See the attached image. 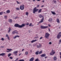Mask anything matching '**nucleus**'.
<instances>
[{
    "label": "nucleus",
    "mask_w": 61,
    "mask_h": 61,
    "mask_svg": "<svg viewBox=\"0 0 61 61\" xmlns=\"http://www.w3.org/2000/svg\"><path fill=\"white\" fill-rule=\"evenodd\" d=\"M15 27H18L19 28H22L23 27L25 26V24H22L21 25H20L17 24H16L15 25Z\"/></svg>",
    "instance_id": "1"
},
{
    "label": "nucleus",
    "mask_w": 61,
    "mask_h": 61,
    "mask_svg": "<svg viewBox=\"0 0 61 61\" xmlns=\"http://www.w3.org/2000/svg\"><path fill=\"white\" fill-rule=\"evenodd\" d=\"M39 16L40 18L42 17V18L41 20V21L39 22V24H40V23H41L42 22H43V21L44 20V18L43 15L41 14L39 15Z\"/></svg>",
    "instance_id": "2"
},
{
    "label": "nucleus",
    "mask_w": 61,
    "mask_h": 61,
    "mask_svg": "<svg viewBox=\"0 0 61 61\" xmlns=\"http://www.w3.org/2000/svg\"><path fill=\"white\" fill-rule=\"evenodd\" d=\"M36 8H37L36 7H35L33 9V13L34 14H35V13H36V12H37V11H38V9H36Z\"/></svg>",
    "instance_id": "3"
},
{
    "label": "nucleus",
    "mask_w": 61,
    "mask_h": 61,
    "mask_svg": "<svg viewBox=\"0 0 61 61\" xmlns=\"http://www.w3.org/2000/svg\"><path fill=\"white\" fill-rule=\"evenodd\" d=\"M49 36H50V34L49 33H46L45 35V37L47 38V39H48Z\"/></svg>",
    "instance_id": "4"
},
{
    "label": "nucleus",
    "mask_w": 61,
    "mask_h": 61,
    "mask_svg": "<svg viewBox=\"0 0 61 61\" xmlns=\"http://www.w3.org/2000/svg\"><path fill=\"white\" fill-rule=\"evenodd\" d=\"M55 51H54L52 50V51L50 53V54L51 56H53L54 55V54H55Z\"/></svg>",
    "instance_id": "5"
},
{
    "label": "nucleus",
    "mask_w": 61,
    "mask_h": 61,
    "mask_svg": "<svg viewBox=\"0 0 61 61\" xmlns=\"http://www.w3.org/2000/svg\"><path fill=\"white\" fill-rule=\"evenodd\" d=\"M48 28V26H44L41 25V29H46Z\"/></svg>",
    "instance_id": "6"
},
{
    "label": "nucleus",
    "mask_w": 61,
    "mask_h": 61,
    "mask_svg": "<svg viewBox=\"0 0 61 61\" xmlns=\"http://www.w3.org/2000/svg\"><path fill=\"white\" fill-rule=\"evenodd\" d=\"M61 33V32H60L59 33V34H58L57 36V38L58 39H59L61 37V35L60 34Z\"/></svg>",
    "instance_id": "7"
},
{
    "label": "nucleus",
    "mask_w": 61,
    "mask_h": 61,
    "mask_svg": "<svg viewBox=\"0 0 61 61\" xmlns=\"http://www.w3.org/2000/svg\"><path fill=\"white\" fill-rule=\"evenodd\" d=\"M20 9L22 10H24V5H21L20 7Z\"/></svg>",
    "instance_id": "8"
},
{
    "label": "nucleus",
    "mask_w": 61,
    "mask_h": 61,
    "mask_svg": "<svg viewBox=\"0 0 61 61\" xmlns=\"http://www.w3.org/2000/svg\"><path fill=\"white\" fill-rule=\"evenodd\" d=\"M15 33H16V34H18V32H17L16 30L13 31L12 32V34H15Z\"/></svg>",
    "instance_id": "9"
},
{
    "label": "nucleus",
    "mask_w": 61,
    "mask_h": 61,
    "mask_svg": "<svg viewBox=\"0 0 61 61\" xmlns=\"http://www.w3.org/2000/svg\"><path fill=\"white\" fill-rule=\"evenodd\" d=\"M5 55V53H2L0 54V56H4Z\"/></svg>",
    "instance_id": "10"
},
{
    "label": "nucleus",
    "mask_w": 61,
    "mask_h": 61,
    "mask_svg": "<svg viewBox=\"0 0 61 61\" xmlns=\"http://www.w3.org/2000/svg\"><path fill=\"white\" fill-rule=\"evenodd\" d=\"M46 56V54L44 53V54H42V55H41L40 56L41 57H45Z\"/></svg>",
    "instance_id": "11"
},
{
    "label": "nucleus",
    "mask_w": 61,
    "mask_h": 61,
    "mask_svg": "<svg viewBox=\"0 0 61 61\" xmlns=\"http://www.w3.org/2000/svg\"><path fill=\"white\" fill-rule=\"evenodd\" d=\"M18 53V51H14L13 52L14 54H15V55H17V53Z\"/></svg>",
    "instance_id": "12"
},
{
    "label": "nucleus",
    "mask_w": 61,
    "mask_h": 61,
    "mask_svg": "<svg viewBox=\"0 0 61 61\" xmlns=\"http://www.w3.org/2000/svg\"><path fill=\"white\" fill-rule=\"evenodd\" d=\"M17 37H19V36H15V37H13V39H15Z\"/></svg>",
    "instance_id": "13"
},
{
    "label": "nucleus",
    "mask_w": 61,
    "mask_h": 61,
    "mask_svg": "<svg viewBox=\"0 0 61 61\" xmlns=\"http://www.w3.org/2000/svg\"><path fill=\"white\" fill-rule=\"evenodd\" d=\"M36 41H37V40H36V39L35 40H33L31 41V43H34V42H36Z\"/></svg>",
    "instance_id": "14"
},
{
    "label": "nucleus",
    "mask_w": 61,
    "mask_h": 61,
    "mask_svg": "<svg viewBox=\"0 0 61 61\" xmlns=\"http://www.w3.org/2000/svg\"><path fill=\"white\" fill-rule=\"evenodd\" d=\"M34 60V58L33 57H32L30 60V61H33Z\"/></svg>",
    "instance_id": "15"
},
{
    "label": "nucleus",
    "mask_w": 61,
    "mask_h": 61,
    "mask_svg": "<svg viewBox=\"0 0 61 61\" xmlns=\"http://www.w3.org/2000/svg\"><path fill=\"white\" fill-rule=\"evenodd\" d=\"M49 21L50 22H52V20H52V18H50L49 20Z\"/></svg>",
    "instance_id": "16"
},
{
    "label": "nucleus",
    "mask_w": 61,
    "mask_h": 61,
    "mask_svg": "<svg viewBox=\"0 0 61 61\" xmlns=\"http://www.w3.org/2000/svg\"><path fill=\"white\" fill-rule=\"evenodd\" d=\"M56 21L58 23H60V21H59V20L58 19H56Z\"/></svg>",
    "instance_id": "17"
},
{
    "label": "nucleus",
    "mask_w": 61,
    "mask_h": 61,
    "mask_svg": "<svg viewBox=\"0 0 61 61\" xmlns=\"http://www.w3.org/2000/svg\"><path fill=\"white\" fill-rule=\"evenodd\" d=\"M9 29L8 30V33H9V32L11 31V28H10V27H9Z\"/></svg>",
    "instance_id": "18"
},
{
    "label": "nucleus",
    "mask_w": 61,
    "mask_h": 61,
    "mask_svg": "<svg viewBox=\"0 0 61 61\" xmlns=\"http://www.w3.org/2000/svg\"><path fill=\"white\" fill-rule=\"evenodd\" d=\"M51 13H52V14L53 15H56V14L55 13V12H54L53 11H51Z\"/></svg>",
    "instance_id": "19"
},
{
    "label": "nucleus",
    "mask_w": 61,
    "mask_h": 61,
    "mask_svg": "<svg viewBox=\"0 0 61 61\" xmlns=\"http://www.w3.org/2000/svg\"><path fill=\"white\" fill-rule=\"evenodd\" d=\"M10 11L9 10H7L6 11V13H10Z\"/></svg>",
    "instance_id": "20"
},
{
    "label": "nucleus",
    "mask_w": 61,
    "mask_h": 61,
    "mask_svg": "<svg viewBox=\"0 0 61 61\" xmlns=\"http://www.w3.org/2000/svg\"><path fill=\"white\" fill-rule=\"evenodd\" d=\"M8 21L10 22H12V20L11 19H9L8 20Z\"/></svg>",
    "instance_id": "21"
},
{
    "label": "nucleus",
    "mask_w": 61,
    "mask_h": 61,
    "mask_svg": "<svg viewBox=\"0 0 61 61\" xmlns=\"http://www.w3.org/2000/svg\"><path fill=\"white\" fill-rule=\"evenodd\" d=\"M6 36H7V38L8 39V40H10V38L9 37V36H8L7 35H6Z\"/></svg>",
    "instance_id": "22"
},
{
    "label": "nucleus",
    "mask_w": 61,
    "mask_h": 61,
    "mask_svg": "<svg viewBox=\"0 0 61 61\" xmlns=\"http://www.w3.org/2000/svg\"><path fill=\"white\" fill-rule=\"evenodd\" d=\"M56 56H55L54 57V60H56Z\"/></svg>",
    "instance_id": "23"
},
{
    "label": "nucleus",
    "mask_w": 61,
    "mask_h": 61,
    "mask_svg": "<svg viewBox=\"0 0 61 61\" xmlns=\"http://www.w3.org/2000/svg\"><path fill=\"white\" fill-rule=\"evenodd\" d=\"M41 11H42V9H40L38 12V13H41Z\"/></svg>",
    "instance_id": "24"
},
{
    "label": "nucleus",
    "mask_w": 61,
    "mask_h": 61,
    "mask_svg": "<svg viewBox=\"0 0 61 61\" xmlns=\"http://www.w3.org/2000/svg\"><path fill=\"white\" fill-rule=\"evenodd\" d=\"M35 61H40V60H39L38 58H37L35 60Z\"/></svg>",
    "instance_id": "25"
},
{
    "label": "nucleus",
    "mask_w": 61,
    "mask_h": 61,
    "mask_svg": "<svg viewBox=\"0 0 61 61\" xmlns=\"http://www.w3.org/2000/svg\"><path fill=\"white\" fill-rule=\"evenodd\" d=\"M25 15L27 16H28V12H26Z\"/></svg>",
    "instance_id": "26"
},
{
    "label": "nucleus",
    "mask_w": 61,
    "mask_h": 61,
    "mask_svg": "<svg viewBox=\"0 0 61 61\" xmlns=\"http://www.w3.org/2000/svg\"><path fill=\"white\" fill-rule=\"evenodd\" d=\"M4 17L5 19H6L7 18V16H5Z\"/></svg>",
    "instance_id": "27"
},
{
    "label": "nucleus",
    "mask_w": 61,
    "mask_h": 61,
    "mask_svg": "<svg viewBox=\"0 0 61 61\" xmlns=\"http://www.w3.org/2000/svg\"><path fill=\"white\" fill-rule=\"evenodd\" d=\"M3 14V12H0V15H2Z\"/></svg>",
    "instance_id": "28"
},
{
    "label": "nucleus",
    "mask_w": 61,
    "mask_h": 61,
    "mask_svg": "<svg viewBox=\"0 0 61 61\" xmlns=\"http://www.w3.org/2000/svg\"><path fill=\"white\" fill-rule=\"evenodd\" d=\"M35 54L36 55H38V51H36V52Z\"/></svg>",
    "instance_id": "29"
},
{
    "label": "nucleus",
    "mask_w": 61,
    "mask_h": 61,
    "mask_svg": "<svg viewBox=\"0 0 61 61\" xmlns=\"http://www.w3.org/2000/svg\"><path fill=\"white\" fill-rule=\"evenodd\" d=\"M42 52L41 51L39 52V54H42Z\"/></svg>",
    "instance_id": "30"
},
{
    "label": "nucleus",
    "mask_w": 61,
    "mask_h": 61,
    "mask_svg": "<svg viewBox=\"0 0 61 61\" xmlns=\"http://www.w3.org/2000/svg\"><path fill=\"white\" fill-rule=\"evenodd\" d=\"M11 56V54L10 53L9 54H8V57H9V56Z\"/></svg>",
    "instance_id": "31"
},
{
    "label": "nucleus",
    "mask_w": 61,
    "mask_h": 61,
    "mask_svg": "<svg viewBox=\"0 0 61 61\" xmlns=\"http://www.w3.org/2000/svg\"><path fill=\"white\" fill-rule=\"evenodd\" d=\"M53 2L54 3H55V4H56V0H53Z\"/></svg>",
    "instance_id": "32"
},
{
    "label": "nucleus",
    "mask_w": 61,
    "mask_h": 61,
    "mask_svg": "<svg viewBox=\"0 0 61 61\" xmlns=\"http://www.w3.org/2000/svg\"><path fill=\"white\" fill-rule=\"evenodd\" d=\"M16 10H20L19 8H16Z\"/></svg>",
    "instance_id": "33"
},
{
    "label": "nucleus",
    "mask_w": 61,
    "mask_h": 61,
    "mask_svg": "<svg viewBox=\"0 0 61 61\" xmlns=\"http://www.w3.org/2000/svg\"><path fill=\"white\" fill-rule=\"evenodd\" d=\"M24 60L22 59V60H20L19 61H24Z\"/></svg>",
    "instance_id": "34"
},
{
    "label": "nucleus",
    "mask_w": 61,
    "mask_h": 61,
    "mask_svg": "<svg viewBox=\"0 0 61 61\" xmlns=\"http://www.w3.org/2000/svg\"><path fill=\"white\" fill-rule=\"evenodd\" d=\"M39 46H40V47H41V46H42V45H41V44H39Z\"/></svg>",
    "instance_id": "35"
},
{
    "label": "nucleus",
    "mask_w": 61,
    "mask_h": 61,
    "mask_svg": "<svg viewBox=\"0 0 61 61\" xmlns=\"http://www.w3.org/2000/svg\"><path fill=\"white\" fill-rule=\"evenodd\" d=\"M60 55H61V56H60V58L61 59V52H60Z\"/></svg>",
    "instance_id": "36"
},
{
    "label": "nucleus",
    "mask_w": 61,
    "mask_h": 61,
    "mask_svg": "<svg viewBox=\"0 0 61 61\" xmlns=\"http://www.w3.org/2000/svg\"><path fill=\"white\" fill-rule=\"evenodd\" d=\"M32 23H30V25H29V26H31L32 25Z\"/></svg>",
    "instance_id": "37"
},
{
    "label": "nucleus",
    "mask_w": 61,
    "mask_h": 61,
    "mask_svg": "<svg viewBox=\"0 0 61 61\" xmlns=\"http://www.w3.org/2000/svg\"><path fill=\"white\" fill-rule=\"evenodd\" d=\"M1 40H2V41H4V38H1Z\"/></svg>",
    "instance_id": "38"
},
{
    "label": "nucleus",
    "mask_w": 61,
    "mask_h": 61,
    "mask_svg": "<svg viewBox=\"0 0 61 61\" xmlns=\"http://www.w3.org/2000/svg\"><path fill=\"white\" fill-rule=\"evenodd\" d=\"M17 3L18 4H20L21 3L20 2H18V1H17Z\"/></svg>",
    "instance_id": "39"
},
{
    "label": "nucleus",
    "mask_w": 61,
    "mask_h": 61,
    "mask_svg": "<svg viewBox=\"0 0 61 61\" xmlns=\"http://www.w3.org/2000/svg\"><path fill=\"white\" fill-rule=\"evenodd\" d=\"M39 5H37V8H38V7H39Z\"/></svg>",
    "instance_id": "40"
},
{
    "label": "nucleus",
    "mask_w": 61,
    "mask_h": 61,
    "mask_svg": "<svg viewBox=\"0 0 61 61\" xmlns=\"http://www.w3.org/2000/svg\"><path fill=\"white\" fill-rule=\"evenodd\" d=\"M9 58H10V59H13V57H10Z\"/></svg>",
    "instance_id": "41"
},
{
    "label": "nucleus",
    "mask_w": 61,
    "mask_h": 61,
    "mask_svg": "<svg viewBox=\"0 0 61 61\" xmlns=\"http://www.w3.org/2000/svg\"><path fill=\"white\" fill-rule=\"evenodd\" d=\"M37 48H40V46H38V45H37Z\"/></svg>",
    "instance_id": "42"
},
{
    "label": "nucleus",
    "mask_w": 61,
    "mask_h": 61,
    "mask_svg": "<svg viewBox=\"0 0 61 61\" xmlns=\"http://www.w3.org/2000/svg\"><path fill=\"white\" fill-rule=\"evenodd\" d=\"M25 54L26 55H27L28 54V52L26 51L25 53Z\"/></svg>",
    "instance_id": "43"
},
{
    "label": "nucleus",
    "mask_w": 61,
    "mask_h": 61,
    "mask_svg": "<svg viewBox=\"0 0 61 61\" xmlns=\"http://www.w3.org/2000/svg\"><path fill=\"white\" fill-rule=\"evenodd\" d=\"M49 45H51L52 44V42H50L49 43Z\"/></svg>",
    "instance_id": "44"
},
{
    "label": "nucleus",
    "mask_w": 61,
    "mask_h": 61,
    "mask_svg": "<svg viewBox=\"0 0 61 61\" xmlns=\"http://www.w3.org/2000/svg\"><path fill=\"white\" fill-rule=\"evenodd\" d=\"M26 25H29V23H27L26 24Z\"/></svg>",
    "instance_id": "45"
},
{
    "label": "nucleus",
    "mask_w": 61,
    "mask_h": 61,
    "mask_svg": "<svg viewBox=\"0 0 61 61\" xmlns=\"http://www.w3.org/2000/svg\"><path fill=\"white\" fill-rule=\"evenodd\" d=\"M42 38H43V37H41L40 38V39H42Z\"/></svg>",
    "instance_id": "46"
},
{
    "label": "nucleus",
    "mask_w": 61,
    "mask_h": 61,
    "mask_svg": "<svg viewBox=\"0 0 61 61\" xmlns=\"http://www.w3.org/2000/svg\"><path fill=\"white\" fill-rule=\"evenodd\" d=\"M4 46H1V48H4Z\"/></svg>",
    "instance_id": "47"
},
{
    "label": "nucleus",
    "mask_w": 61,
    "mask_h": 61,
    "mask_svg": "<svg viewBox=\"0 0 61 61\" xmlns=\"http://www.w3.org/2000/svg\"><path fill=\"white\" fill-rule=\"evenodd\" d=\"M37 37H35V39H36V38H37Z\"/></svg>",
    "instance_id": "48"
},
{
    "label": "nucleus",
    "mask_w": 61,
    "mask_h": 61,
    "mask_svg": "<svg viewBox=\"0 0 61 61\" xmlns=\"http://www.w3.org/2000/svg\"><path fill=\"white\" fill-rule=\"evenodd\" d=\"M19 58H17L16 60H15V61H17V60H18V59Z\"/></svg>",
    "instance_id": "49"
},
{
    "label": "nucleus",
    "mask_w": 61,
    "mask_h": 61,
    "mask_svg": "<svg viewBox=\"0 0 61 61\" xmlns=\"http://www.w3.org/2000/svg\"><path fill=\"white\" fill-rule=\"evenodd\" d=\"M48 25L50 27V26H51V25L50 24Z\"/></svg>",
    "instance_id": "50"
},
{
    "label": "nucleus",
    "mask_w": 61,
    "mask_h": 61,
    "mask_svg": "<svg viewBox=\"0 0 61 61\" xmlns=\"http://www.w3.org/2000/svg\"><path fill=\"white\" fill-rule=\"evenodd\" d=\"M12 50L11 49H9V51H11Z\"/></svg>",
    "instance_id": "51"
},
{
    "label": "nucleus",
    "mask_w": 61,
    "mask_h": 61,
    "mask_svg": "<svg viewBox=\"0 0 61 61\" xmlns=\"http://www.w3.org/2000/svg\"><path fill=\"white\" fill-rule=\"evenodd\" d=\"M47 57L46 56L45 57V59H46V58Z\"/></svg>",
    "instance_id": "52"
},
{
    "label": "nucleus",
    "mask_w": 61,
    "mask_h": 61,
    "mask_svg": "<svg viewBox=\"0 0 61 61\" xmlns=\"http://www.w3.org/2000/svg\"><path fill=\"white\" fill-rule=\"evenodd\" d=\"M36 1H40V0H36Z\"/></svg>",
    "instance_id": "53"
},
{
    "label": "nucleus",
    "mask_w": 61,
    "mask_h": 61,
    "mask_svg": "<svg viewBox=\"0 0 61 61\" xmlns=\"http://www.w3.org/2000/svg\"><path fill=\"white\" fill-rule=\"evenodd\" d=\"M24 49H23L22 50V51H24Z\"/></svg>",
    "instance_id": "54"
},
{
    "label": "nucleus",
    "mask_w": 61,
    "mask_h": 61,
    "mask_svg": "<svg viewBox=\"0 0 61 61\" xmlns=\"http://www.w3.org/2000/svg\"><path fill=\"white\" fill-rule=\"evenodd\" d=\"M7 50H9V49H7Z\"/></svg>",
    "instance_id": "55"
},
{
    "label": "nucleus",
    "mask_w": 61,
    "mask_h": 61,
    "mask_svg": "<svg viewBox=\"0 0 61 61\" xmlns=\"http://www.w3.org/2000/svg\"><path fill=\"white\" fill-rule=\"evenodd\" d=\"M17 17H15L14 18L15 19H16V18H17Z\"/></svg>",
    "instance_id": "56"
},
{
    "label": "nucleus",
    "mask_w": 61,
    "mask_h": 61,
    "mask_svg": "<svg viewBox=\"0 0 61 61\" xmlns=\"http://www.w3.org/2000/svg\"><path fill=\"white\" fill-rule=\"evenodd\" d=\"M49 32H50V28H49Z\"/></svg>",
    "instance_id": "57"
},
{
    "label": "nucleus",
    "mask_w": 61,
    "mask_h": 61,
    "mask_svg": "<svg viewBox=\"0 0 61 61\" xmlns=\"http://www.w3.org/2000/svg\"><path fill=\"white\" fill-rule=\"evenodd\" d=\"M34 26V25H31V26Z\"/></svg>",
    "instance_id": "58"
},
{
    "label": "nucleus",
    "mask_w": 61,
    "mask_h": 61,
    "mask_svg": "<svg viewBox=\"0 0 61 61\" xmlns=\"http://www.w3.org/2000/svg\"><path fill=\"white\" fill-rule=\"evenodd\" d=\"M32 1H33V2H35V0H32Z\"/></svg>",
    "instance_id": "59"
},
{
    "label": "nucleus",
    "mask_w": 61,
    "mask_h": 61,
    "mask_svg": "<svg viewBox=\"0 0 61 61\" xmlns=\"http://www.w3.org/2000/svg\"><path fill=\"white\" fill-rule=\"evenodd\" d=\"M41 7H44V5H42Z\"/></svg>",
    "instance_id": "60"
},
{
    "label": "nucleus",
    "mask_w": 61,
    "mask_h": 61,
    "mask_svg": "<svg viewBox=\"0 0 61 61\" xmlns=\"http://www.w3.org/2000/svg\"><path fill=\"white\" fill-rule=\"evenodd\" d=\"M44 2H45V1H44V0H43L42 1V2H43V3H44Z\"/></svg>",
    "instance_id": "61"
},
{
    "label": "nucleus",
    "mask_w": 61,
    "mask_h": 61,
    "mask_svg": "<svg viewBox=\"0 0 61 61\" xmlns=\"http://www.w3.org/2000/svg\"><path fill=\"white\" fill-rule=\"evenodd\" d=\"M30 52H32V50H30Z\"/></svg>",
    "instance_id": "62"
},
{
    "label": "nucleus",
    "mask_w": 61,
    "mask_h": 61,
    "mask_svg": "<svg viewBox=\"0 0 61 61\" xmlns=\"http://www.w3.org/2000/svg\"><path fill=\"white\" fill-rule=\"evenodd\" d=\"M20 55H21V54H19V56H20Z\"/></svg>",
    "instance_id": "63"
},
{
    "label": "nucleus",
    "mask_w": 61,
    "mask_h": 61,
    "mask_svg": "<svg viewBox=\"0 0 61 61\" xmlns=\"http://www.w3.org/2000/svg\"><path fill=\"white\" fill-rule=\"evenodd\" d=\"M36 36H37V34H36Z\"/></svg>",
    "instance_id": "64"
}]
</instances>
